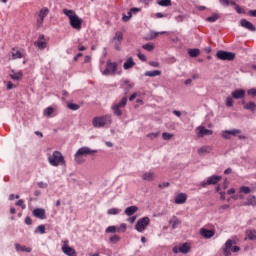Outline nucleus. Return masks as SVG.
I'll list each match as a JSON object with an SVG mask.
<instances>
[{"label":"nucleus","instance_id":"f257e3e1","mask_svg":"<svg viewBox=\"0 0 256 256\" xmlns=\"http://www.w3.org/2000/svg\"><path fill=\"white\" fill-rule=\"evenodd\" d=\"M62 12L66 15V17H68L72 29L81 31V27H83V19L79 18L74 10L63 9Z\"/></svg>","mask_w":256,"mask_h":256},{"label":"nucleus","instance_id":"f03ea898","mask_svg":"<svg viewBox=\"0 0 256 256\" xmlns=\"http://www.w3.org/2000/svg\"><path fill=\"white\" fill-rule=\"evenodd\" d=\"M94 153H97V150H93L87 146L81 147L76 151L74 155V161L78 165H81V163L85 162L82 157H87V155H94Z\"/></svg>","mask_w":256,"mask_h":256},{"label":"nucleus","instance_id":"7ed1b4c3","mask_svg":"<svg viewBox=\"0 0 256 256\" xmlns=\"http://www.w3.org/2000/svg\"><path fill=\"white\" fill-rule=\"evenodd\" d=\"M102 75L105 77H108L109 75H121V70H119V63L107 60L106 68L102 71Z\"/></svg>","mask_w":256,"mask_h":256},{"label":"nucleus","instance_id":"20e7f679","mask_svg":"<svg viewBox=\"0 0 256 256\" xmlns=\"http://www.w3.org/2000/svg\"><path fill=\"white\" fill-rule=\"evenodd\" d=\"M111 115L106 114L104 116H96L92 119V125L96 129H101V127H105L106 125H111Z\"/></svg>","mask_w":256,"mask_h":256},{"label":"nucleus","instance_id":"39448f33","mask_svg":"<svg viewBox=\"0 0 256 256\" xmlns=\"http://www.w3.org/2000/svg\"><path fill=\"white\" fill-rule=\"evenodd\" d=\"M48 162L52 167H59V165H65V157L61 152L54 151L48 156Z\"/></svg>","mask_w":256,"mask_h":256},{"label":"nucleus","instance_id":"423d86ee","mask_svg":"<svg viewBox=\"0 0 256 256\" xmlns=\"http://www.w3.org/2000/svg\"><path fill=\"white\" fill-rule=\"evenodd\" d=\"M235 245V241L228 239L225 243V246L223 248V255L224 256H230L231 251L232 253H239L241 251V248L239 246H233Z\"/></svg>","mask_w":256,"mask_h":256},{"label":"nucleus","instance_id":"0eeeda50","mask_svg":"<svg viewBox=\"0 0 256 256\" xmlns=\"http://www.w3.org/2000/svg\"><path fill=\"white\" fill-rule=\"evenodd\" d=\"M127 106V97H123L118 103L112 105V111L116 117H121L123 115V109Z\"/></svg>","mask_w":256,"mask_h":256},{"label":"nucleus","instance_id":"6e6552de","mask_svg":"<svg viewBox=\"0 0 256 256\" xmlns=\"http://www.w3.org/2000/svg\"><path fill=\"white\" fill-rule=\"evenodd\" d=\"M149 223H151L149 217L140 218L135 225L136 231H138V233H143L144 229H147Z\"/></svg>","mask_w":256,"mask_h":256},{"label":"nucleus","instance_id":"1a4fd4ad","mask_svg":"<svg viewBox=\"0 0 256 256\" xmlns=\"http://www.w3.org/2000/svg\"><path fill=\"white\" fill-rule=\"evenodd\" d=\"M216 57L221 61H233V59H235V53L219 50L216 53Z\"/></svg>","mask_w":256,"mask_h":256},{"label":"nucleus","instance_id":"9d476101","mask_svg":"<svg viewBox=\"0 0 256 256\" xmlns=\"http://www.w3.org/2000/svg\"><path fill=\"white\" fill-rule=\"evenodd\" d=\"M23 57H25V53H23V51L16 49V48H12L11 52L8 53V59L9 61H15L17 59H23Z\"/></svg>","mask_w":256,"mask_h":256},{"label":"nucleus","instance_id":"9b49d317","mask_svg":"<svg viewBox=\"0 0 256 256\" xmlns=\"http://www.w3.org/2000/svg\"><path fill=\"white\" fill-rule=\"evenodd\" d=\"M116 51H121V43H123V32L117 31L112 39Z\"/></svg>","mask_w":256,"mask_h":256},{"label":"nucleus","instance_id":"f8f14e48","mask_svg":"<svg viewBox=\"0 0 256 256\" xmlns=\"http://www.w3.org/2000/svg\"><path fill=\"white\" fill-rule=\"evenodd\" d=\"M221 181V176L212 175L207 178V181L200 182V187H205L206 185H217Z\"/></svg>","mask_w":256,"mask_h":256},{"label":"nucleus","instance_id":"ddd939ff","mask_svg":"<svg viewBox=\"0 0 256 256\" xmlns=\"http://www.w3.org/2000/svg\"><path fill=\"white\" fill-rule=\"evenodd\" d=\"M47 15H49V8H42L38 14L39 18L36 22L37 27L43 26V22L45 21V17H47Z\"/></svg>","mask_w":256,"mask_h":256},{"label":"nucleus","instance_id":"4468645a","mask_svg":"<svg viewBox=\"0 0 256 256\" xmlns=\"http://www.w3.org/2000/svg\"><path fill=\"white\" fill-rule=\"evenodd\" d=\"M62 252L64 253V255L67 256H77V251L69 246V240L64 241V245L62 246Z\"/></svg>","mask_w":256,"mask_h":256},{"label":"nucleus","instance_id":"2eb2a0df","mask_svg":"<svg viewBox=\"0 0 256 256\" xmlns=\"http://www.w3.org/2000/svg\"><path fill=\"white\" fill-rule=\"evenodd\" d=\"M173 253H183L184 255H187L191 251V246H189L188 243H184L180 246H175L173 248Z\"/></svg>","mask_w":256,"mask_h":256},{"label":"nucleus","instance_id":"dca6fc26","mask_svg":"<svg viewBox=\"0 0 256 256\" xmlns=\"http://www.w3.org/2000/svg\"><path fill=\"white\" fill-rule=\"evenodd\" d=\"M241 130L239 129H232V130H225L222 132L223 139H231V135L235 137V135H239Z\"/></svg>","mask_w":256,"mask_h":256},{"label":"nucleus","instance_id":"f3484780","mask_svg":"<svg viewBox=\"0 0 256 256\" xmlns=\"http://www.w3.org/2000/svg\"><path fill=\"white\" fill-rule=\"evenodd\" d=\"M32 215L36 217V219H47V215L45 214V209L43 208H36L32 211Z\"/></svg>","mask_w":256,"mask_h":256},{"label":"nucleus","instance_id":"a211bd4d","mask_svg":"<svg viewBox=\"0 0 256 256\" xmlns=\"http://www.w3.org/2000/svg\"><path fill=\"white\" fill-rule=\"evenodd\" d=\"M245 93V89H236L231 93L232 99H244Z\"/></svg>","mask_w":256,"mask_h":256},{"label":"nucleus","instance_id":"6ab92c4d","mask_svg":"<svg viewBox=\"0 0 256 256\" xmlns=\"http://www.w3.org/2000/svg\"><path fill=\"white\" fill-rule=\"evenodd\" d=\"M198 137H205V135H213V130L206 129L205 126H198Z\"/></svg>","mask_w":256,"mask_h":256},{"label":"nucleus","instance_id":"aec40b11","mask_svg":"<svg viewBox=\"0 0 256 256\" xmlns=\"http://www.w3.org/2000/svg\"><path fill=\"white\" fill-rule=\"evenodd\" d=\"M240 25L241 27H244V29H248V31H256L253 23L249 22L247 19H241Z\"/></svg>","mask_w":256,"mask_h":256},{"label":"nucleus","instance_id":"412c9836","mask_svg":"<svg viewBox=\"0 0 256 256\" xmlns=\"http://www.w3.org/2000/svg\"><path fill=\"white\" fill-rule=\"evenodd\" d=\"M175 203H176V205H183L184 203H187V194L180 193V194L176 195Z\"/></svg>","mask_w":256,"mask_h":256},{"label":"nucleus","instance_id":"4be33fe9","mask_svg":"<svg viewBox=\"0 0 256 256\" xmlns=\"http://www.w3.org/2000/svg\"><path fill=\"white\" fill-rule=\"evenodd\" d=\"M200 234H201L202 237H204L205 239H211V237H214L215 231L202 228V229L200 230Z\"/></svg>","mask_w":256,"mask_h":256},{"label":"nucleus","instance_id":"5701e85b","mask_svg":"<svg viewBox=\"0 0 256 256\" xmlns=\"http://www.w3.org/2000/svg\"><path fill=\"white\" fill-rule=\"evenodd\" d=\"M181 223L182 221L177 216H172L169 220V225H171L172 229H177Z\"/></svg>","mask_w":256,"mask_h":256},{"label":"nucleus","instance_id":"b1692460","mask_svg":"<svg viewBox=\"0 0 256 256\" xmlns=\"http://www.w3.org/2000/svg\"><path fill=\"white\" fill-rule=\"evenodd\" d=\"M241 103H242V105H244V109H246V111H251L252 113H254V111L256 110L255 102L246 103L245 100H242Z\"/></svg>","mask_w":256,"mask_h":256},{"label":"nucleus","instance_id":"393cba45","mask_svg":"<svg viewBox=\"0 0 256 256\" xmlns=\"http://www.w3.org/2000/svg\"><path fill=\"white\" fill-rule=\"evenodd\" d=\"M45 39L44 35H40L38 40L35 42V46L38 47V49H45L47 47V42L43 41Z\"/></svg>","mask_w":256,"mask_h":256},{"label":"nucleus","instance_id":"a878e982","mask_svg":"<svg viewBox=\"0 0 256 256\" xmlns=\"http://www.w3.org/2000/svg\"><path fill=\"white\" fill-rule=\"evenodd\" d=\"M10 77L13 81H21V79L23 78V71H18L15 72V70L11 71Z\"/></svg>","mask_w":256,"mask_h":256},{"label":"nucleus","instance_id":"bb28decb","mask_svg":"<svg viewBox=\"0 0 256 256\" xmlns=\"http://www.w3.org/2000/svg\"><path fill=\"white\" fill-rule=\"evenodd\" d=\"M132 67H135V61L133 60V57H129L123 64V68L125 71H128V69H132Z\"/></svg>","mask_w":256,"mask_h":256},{"label":"nucleus","instance_id":"cd10ccee","mask_svg":"<svg viewBox=\"0 0 256 256\" xmlns=\"http://www.w3.org/2000/svg\"><path fill=\"white\" fill-rule=\"evenodd\" d=\"M137 211H139V208L137 206H130L127 207L124 210L125 215H127L128 217H131V215H135V213H137Z\"/></svg>","mask_w":256,"mask_h":256},{"label":"nucleus","instance_id":"c85d7f7f","mask_svg":"<svg viewBox=\"0 0 256 256\" xmlns=\"http://www.w3.org/2000/svg\"><path fill=\"white\" fill-rule=\"evenodd\" d=\"M143 181H155V173L154 172H145L142 175Z\"/></svg>","mask_w":256,"mask_h":256},{"label":"nucleus","instance_id":"c756f323","mask_svg":"<svg viewBox=\"0 0 256 256\" xmlns=\"http://www.w3.org/2000/svg\"><path fill=\"white\" fill-rule=\"evenodd\" d=\"M246 237H247V239H249V241H255L256 240V230L255 229L247 230Z\"/></svg>","mask_w":256,"mask_h":256},{"label":"nucleus","instance_id":"7c9ffc66","mask_svg":"<svg viewBox=\"0 0 256 256\" xmlns=\"http://www.w3.org/2000/svg\"><path fill=\"white\" fill-rule=\"evenodd\" d=\"M210 151H213L211 146H202L200 149H198V155H207V153Z\"/></svg>","mask_w":256,"mask_h":256},{"label":"nucleus","instance_id":"2f4dec72","mask_svg":"<svg viewBox=\"0 0 256 256\" xmlns=\"http://www.w3.org/2000/svg\"><path fill=\"white\" fill-rule=\"evenodd\" d=\"M145 77H159L161 75L160 70L146 71L144 73Z\"/></svg>","mask_w":256,"mask_h":256},{"label":"nucleus","instance_id":"473e14b6","mask_svg":"<svg viewBox=\"0 0 256 256\" xmlns=\"http://www.w3.org/2000/svg\"><path fill=\"white\" fill-rule=\"evenodd\" d=\"M188 55L189 57H199V55H201V50L194 48V49H189L188 50Z\"/></svg>","mask_w":256,"mask_h":256},{"label":"nucleus","instance_id":"72a5a7b5","mask_svg":"<svg viewBox=\"0 0 256 256\" xmlns=\"http://www.w3.org/2000/svg\"><path fill=\"white\" fill-rule=\"evenodd\" d=\"M218 19H221V15L214 13L211 16L206 18L208 23H215Z\"/></svg>","mask_w":256,"mask_h":256},{"label":"nucleus","instance_id":"f704fd0d","mask_svg":"<svg viewBox=\"0 0 256 256\" xmlns=\"http://www.w3.org/2000/svg\"><path fill=\"white\" fill-rule=\"evenodd\" d=\"M16 251H23L25 253H31V248L26 246H21L20 244H15Z\"/></svg>","mask_w":256,"mask_h":256},{"label":"nucleus","instance_id":"c9c22d12","mask_svg":"<svg viewBox=\"0 0 256 256\" xmlns=\"http://www.w3.org/2000/svg\"><path fill=\"white\" fill-rule=\"evenodd\" d=\"M121 231V228L117 226H109L106 228V233H119Z\"/></svg>","mask_w":256,"mask_h":256},{"label":"nucleus","instance_id":"e433bc0d","mask_svg":"<svg viewBox=\"0 0 256 256\" xmlns=\"http://www.w3.org/2000/svg\"><path fill=\"white\" fill-rule=\"evenodd\" d=\"M34 233H40V235H45V225H39L36 227Z\"/></svg>","mask_w":256,"mask_h":256},{"label":"nucleus","instance_id":"4c0bfd02","mask_svg":"<svg viewBox=\"0 0 256 256\" xmlns=\"http://www.w3.org/2000/svg\"><path fill=\"white\" fill-rule=\"evenodd\" d=\"M158 5H160V7H169L171 6V0H159Z\"/></svg>","mask_w":256,"mask_h":256},{"label":"nucleus","instance_id":"58836bf2","mask_svg":"<svg viewBox=\"0 0 256 256\" xmlns=\"http://www.w3.org/2000/svg\"><path fill=\"white\" fill-rule=\"evenodd\" d=\"M108 215H119V213H121V209L118 208H110L107 211Z\"/></svg>","mask_w":256,"mask_h":256},{"label":"nucleus","instance_id":"ea45409f","mask_svg":"<svg viewBox=\"0 0 256 256\" xmlns=\"http://www.w3.org/2000/svg\"><path fill=\"white\" fill-rule=\"evenodd\" d=\"M247 203L252 205L253 207L256 206V196H250L247 198Z\"/></svg>","mask_w":256,"mask_h":256},{"label":"nucleus","instance_id":"a19ab883","mask_svg":"<svg viewBox=\"0 0 256 256\" xmlns=\"http://www.w3.org/2000/svg\"><path fill=\"white\" fill-rule=\"evenodd\" d=\"M67 107L71 111H78V109H80V106L78 104H73V103H68Z\"/></svg>","mask_w":256,"mask_h":256},{"label":"nucleus","instance_id":"79ce46f5","mask_svg":"<svg viewBox=\"0 0 256 256\" xmlns=\"http://www.w3.org/2000/svg\"><path fill=\"white\" fill-rule=\"evenodd\" d=\"M53 107H47L45 110H44V115H46V117H51V115H53Z\"/></svg>","mask_w":256,"mask_h":256},{"label":"nucleus","instance_id":"37998d69","mask_svg":"<svg viewBox=\"0 0 256 256\" xmlns=\"http://www.w3.org/2000/svg\"><path fill=\"white\" fill-rule=\"evenodd\" d=\"M240 193L249 195V193H251V188H249L248 186H242V187H240Z\"/></svg>","mask_w":256,"mask_h":256},{"label":"nucleus","instance_id":"c03bdc74","mask_svg":"<svg viewBox=\"0 0 256 256\" xmlns=\"http://www.w3.org/2000/svg\"><path fill=\"white\" fill-rule=\"evenodd\" d=\"M142 49H145V51H153V49H155V46H153V44L151 43H147L142 46Z\"/></svg>","mask_w":256,"mask_h":256},{"label":"nucleus","instance_id":"a18cd8bd","mask_svg":"<svg viewBox=\"0 0 256 256\" xmlns=\"http://www.w3.org/2000/svg\"><path fill=\"white\" fill-rule=\"evenodd\" d=\"M119 241H121V237H119L118 235H113L110 237V243H119Z\"/></svg>","mask_w":256,"mask_h":256},{"label":"nucleus","instance_id":"49530a36","mask_svg":"<svg viewBox=\"0 0 256 256\" xmlns=\"http://www.w3.org/2000/svg\"><path fill=\"white\" fill-rule=\"evenodd\" d=\"M185 19H187V16H185V15H178L175 17V21L177 23H183L185 21Z\"/></svg>","mask_w":256,"mask_h":256},{"label":"nucleus","instance_id":"de8ad7c7","mask_svg":"<svg viewBox=\"0 0 256 256\" xmlns=\"http://www.w3.org/2000/svg\"><path fill=\"white\" fill-rule=\"evenodd\" d=\"M172 137H173V134L171 133L164 132L162 134V138L164 139V141H169V139H172Z\"/></svg>","mask_w":256,"mask_h":256},{"label":"nucleus","instance_id":"09e8293b","mask_svg":"<svg viewBox=\"0 0 256 256\" xmlns=\"http://www.w3.org/2000/svg\"><path fill=\"white\" fill-rule=\"evenodd\" d=\"M226 107H233V97L228 96L226 98Z\"/></svg>","mask_w":256,"mask_h":256},{"label":"nucleus","instance_id":"8fccbe9b","mask_svg":"<svg viewBox=\"0 0 256 256\" xmlns=\"http://www.w3.org/2000/svg\"><path fill=\"white\" fill-rule=\"evenodd\" d=\"M16 205H17V207H21V209H26L27 208V206L25 205V202L22 199L18 200L16 202Z\"/></svg>","mask_w":256,"mask_h":256},{"label":"nucleus","instance_id":"3c124183","mask_svg":"<svg viewBox=\"0 0 256 256\" xmlns=\"http://www.w3.org/2000/svg\"><path fill=\"white\" fill-rule=\"evenodd\" d=\"M247 94L250 95V97H256V89L251 88L247 91Z\"/></svg>","mask_w":256,"mask_h":256},{"label":"nucleus","instance_id":"603ef678","mask_svg":"<svg viewBox=\"0 0 256 256\" xmlns=\"http://www.w3.org/2000/svg\"><path fill=\"white\" fill-rule=\"evenodd\" d=\"M235 11L238 12L240 15L245 14V10L243 8H241V6H239V5H236Z\"/></svg>","mask_w":256,"mask_h":256},{"label":"nucleus","instance_id":"864d4df0","mask_svg":"<svg viewBox=\"0 0 256 256\" xmlns=\"http://www.w3.org/2000/svg\"><path fill=\"white\" fill-rule=\"evenodd\" d=\"M137 57H138V59H140V61H147V56H145L144 54H142L141 52H139L138 54H137Z\"/></svg>","mask_w":256,"mask_h":256},{"label":"nucleus","instance_id":"5fc2aeb1","mask_svg":"<svg viewBox=\"0 0 256 256\" xmlns=\"http://www.w3.org/2000/svg\"><path fill=\"white\" fill-rule=\"evenodd\" d=\"M38 187L40 189H47V187H49V185L45 182H38Z\"/></svg>","mask_w":256,"mask_h":256},{"label":"nucleus","instance_id":"6e6d98bb","mask_svg":"<svg viewBox=\"0 0 256 256\" xmlns=\"http://www.w3.org/2000/svg\"><path fill=\"white\" fill-rule=\"evenodd\" d=\"M169 182H164L158 185L159 189H165L167 187H169Z\"/></svg>","mask_w":256,"mask_h":256},{"label":"nucleus","instance_id":"4d7b16f0","mask_svg":"<svg viewBox=\"0 0 256 256\" xmlns=\"http://www.w3.org/2000/svg\"><path fill=\"white\" fill-rule=\"evenodd\" d=\"M25 224L26 225H33V220L31 219V217H26L25 218Z\"/></svg>","mask_w":256,"mask_h":256},{"label":"nucleus","instance_id":"13d9d810","mask_svg":"<svg viewBox=\"0 0 256 256\" xmlns=\"http://www.w3.org/2000/svg\"><path fill=\"white\" fill-rule=\"evenodd\" d=\"M132 15H137V13H139V11H141V8H131L130 9Z\"/></svg>","mask_w":256,"mask_h":256},{"label":"nucleus","instance_id":"bf43d9fd","mask_svg":"<svg viewBox=\"0 0 256 256\" xmlns=\"http://www.w3.org/2000/svg\"><path fill=\"white\" fill-rule=\"evenodd\" d=\"M130 19L131 17H129L128 15L122 14V21H124V23H127Z\"/></svg>","mask_w":256,"mask_h":256},{"label":"nucleus","instance_id":"052dcab7","mask_svg":"<svg viewBox=\"0 0 256 256\" xmlns=\"http://www.w3.org/2000/svg\"><path fill=\"white\" fill-rule=\"evenodd\" d=\"M148 137H150V139H157V137H159V133H150L148 134Z\"/></svg>","mask_w":256,"mask_h":256},{"label":"nucleus","instance_id":"680f3d73","mask_svg":"<svg viewBox=\"0 0 256 256\" xmlns=\"http://www.w3.org/2000/svg\"><path fill=\"white\" fill-rule=\"evenodd\" d=\"M158 35H159V32H155V31L150 32V38L151 39H155V37H157Z\"/></svg>","mask_w":256,"mask_h":256},{"label":"nucleus","instance_id":"e2e57ef3","mask_svg":"<svg viewBox=\"0 0 256 256\" xmlns=\"http://www.w3.org/2000/svg\"><path fill=\"white\" fill-rule=\"evenodd\" d=\"M221 5L224 7H229V0H220Z\"/></svg>","mask_w":256,"mask_h":256},{"label":"nucleus","instance_id":"0e129e2a","mask_svg":"<svg viewBox=\"0 0 256 256\" xmlns=\"http://www.w3.org/2000/svg\"><path fill=\"white\" fill-rule=\"evenodd\" d=\"M128 221H129L131 224L135 223V221H137V216L129 217V218H128Z\"/></svg>","mask_w":256,"mask_h":256},{"label":"nucleus","instance_id":"69168bd1","mask_svg":"<svg viewBox=\"0 0 256 256\" xmlns=\"http://www.w3.org/2000/svg\"><path fill=\"white\" fill-rule=\"evenodd\" d=\"M6 87H7L8 91H11V89H13V82L8 81Z\"/></svg>","mask_w":256,"mask_h":256},{"label":"nucleus","instance_id":"338daca9","mask_svg":"<svg viewBox=\"0 0 256 256\" xmlns=\"http://www.w3.org/2000/svg\"><path fill=\"white\" fill-rule=\"evenodd\" d=\"M149 65L151 67H159V62L151 61V62H149Z\"/></svg>","mask_w":256,"mask_h":256},{"label":"nucleus","instance_id":"774afa93","mask_svg":"<svg viewBox=\"0 0 256 256\" xmlns=\"http://www.w3.org/2000/svg\"><path fill=\"white\" fill-rule=\"evenodd\" d=\"M249 15H250L251 17H256V10H250V11H249Z\"/></svg>","mask_w":256,"mask_h":256}]
</instances>
